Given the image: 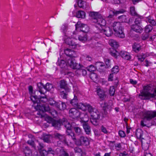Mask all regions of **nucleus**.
Segmentation results:
<instances>
[{
    "instance_id": "1",
    "label": "nucleus",
    "mask_w": 156,
    "mask_h": 156,
    "mask_svg": "<svg viewBox=\"0 0 156 156\" xmlns=\"http://www.w3.org/2000/svg\"><path fill=\"white\" fill-rule=\"evenodd\" d=\"M42 95L38 98L36 95H31L30 97L31 100L34 102L35 109L37 111V114L38 117L43 118L44 117V111H48L50 110L48 105L45 102L48 99L45 94H41Z\"/></svg>"
},
{
    "instance_id": "2",
    "label": "nucleus",
    "mask_w": 156,
    "mask_h": 156,
    "mask_svg": "<svg viewBox=\"0 0 156 156\" xmlns=\"http://www.w3.org/2000/svg\"><path fill=\"white\" fill-rule=\"evenodd\" d=\"M152 85H147L143 87V90L139 94V96H141L142 100H147L154 98L156 94V87L154 86L152 87Z\"/></svg>"
},
{
    "instance_id": "3",
    "label": "nucleus",
    "mask_w": 156,
    "mask_h": 156,
    "mask_svg": "<svg viewBox=\"0 0 156 156\" xmlns=\"http://www.w3.org/2000/svg\"><path fill=\"white\" fill-rule=\"evenodd\" d=\"M90 14L93 17V22L96 23L95 27L97 31L101 30L106 25V22L105 20L103 19L100 15H98L96 12H92Z\"/></svg>"
},
{
    "instance_id": "4",
    "label": "nucleus",
    "mask_w": 156,
    "mask_h": 156,
    "mask_svg": "<svg viewBox=\"0 0 156 156\" xmlns=\"http://www.w3.org/2000/svg\"><path fill=\"white\" fill-rule=\"evenodd\" d=\"M114 31L115 32V35L119 37L123 38L125 37V34L122 31V27L121 24L119 22H114L112 25Z\"/></svg>"
},
{
    "instance_id": "5",
    "label": "nucleus",
    "mask_w": 156,
    "mask_h": 156,
    "mask_svg": "<svg viewBox=\"0 0 156 156\" xmlns=\"http://www.w3.org/2000/svg\"><path fill=\"white\" fill-rule=\"evenodd\" d=\"M156 116V112L152 111H147L144 114V117L140 122L141 126L142 127L146 126V121L150 120L152 118Z\"/></svg>"
},
{
    "instance_id": "6",
    "label": "nucleus",
    "mask_w": 156,
    "mask_h": 156,
    "mask_svg": "<svg viewBox=\"0 0 156 156\" xmlns=\"http://www.w3.org/2000/svg\"><path fill=\"white\" fill-rule=\"evenodd\" d=\"M75 123L74 122L71 123L68 121H65L63 123V125L67 129L66 133L67 134L70 136L73 140H75L76 137L74 133L72 132V129Z\"/></svg>"
},
{
    "instance_id": "7",
    "label": "nucleus",
    "mask_w": 156,
    "mask_h": 156,
    "mask_svg": "<svg viewBox=\"0 0 156 156\" xmlns=\"http://www.w3.org/2000/svg\"><path fill=\"white\" fill-rule=\"evenodd\" d=\"M60 86L61 88L64 89V90L61 92V95L63 98H66L68 92L70 91V88L68 86L66 81L64 80H61L60 81Z\"/></svg>"
},
{
    "instance_id": "8",
    "label": "nucleus",
    "mask_w": 156,
    "mask_h": 156,
    "mask_svg": "<svg viewBox=\"0 0 156 156\" xmlns=\"http://www.w3.org/2000/svg\"><path fill=\"white\" fill-rule=\"evenodd\" d=\"M38 89L41 94H45L47 91H50L53 88V86L51 84L47 83L44 86L42 83H39L37 84Z\"/></svg>"
},
{
    "instance_id": "9",
    "label": "nucleus",
    "mask_w": 156,
    "mask_h": 156,
    "mask_svg": "<svg viewBox=\"0 0 156 156\" xmlns=\"http://www.w3.org/2000/svg\"><path fill=\"white\" fill-rule=\"evenodd\" d=\"M75 142V144L78 146L84 145L87 146L89 145L90 142L89 139L87 137L84 136H81L77 140H73Z\"/></svg>"
},
{
    "instance_id": "10",
    "label": "nucleus",
    "mask_w": 156,
    "mask_h": 156,
    "mask_svg": "<svg viewBox=\"0 0 156 156\" xmlns=\"http://www.w3.org/2000/svg\"><path fill=\"white\" fill-rule=\"evenodd\" d=\"M88 112L90 113L91 118L95 119H99L101 116L100 112L96 108L91 105H88Z\"/></svg>"
},
{
    "instance_id": "11",
    "label": "nucleus",
    "mask_w": 156,
    "mask_h": 156,
    "mask_svg": "<svg viewBox=\"0 0 156 156\" xmlns=\"http://www.w3.org/2000/svg\"><path fill=\"white\" fill-rule=\"evenodd\" d=\"M140 138L141 140L142 147L144 151V152L149 151L148 149L150 143V139L148 138L147 139L142 138L141 135L140 136Z\"/></svg>"
},
{
    "instance_id": "12",
    "label": "nucleus",
    "mask_w": 156,
    "mask_h": 156,
    "mask_svg": "<svg viewBox=\"0 0 156 156\" xmlns=\"http://www.w3.org/2000/svg\"><path fill=\"white\" fill-rule=\"evenodd\" d=\"M76 29V30H80L86 34L89 31V27L88 26L85 24L82 23L81 24L80 22H78L75 25Z\"/></svg>"
},
{
    "instance_id": "13",
    "label": "nucleus",
    "mask_w": 156,
    "mask_h": 156,
    "mask_svg": "<svg viewBox=\"0 0 156 156\" xmlns=\"http://www.w3.org/2000/svg\"><path fill=\"white\" fill-rule=\"evenodd\" d=\"M66 62L67 65L73 69H76L81 68L80 64L76 63L74 58H70L66 60Z\"/></svg>"
},
{
    "instance_id": "14",
    "label": "nucleus",
    "mask_w": 156,
    "mask_h": 156,
    "mask_svg": "<svg viewBox=\"0 0 156 156\" xmlns=\"http://www.w3.org/2000/svg\"><path fill=\"white\" fill-rule=\"evenodd\" d=\"M80 112L75 108L70 109L69 111V115L70 117L76 119L79 117Z\"/></svg>"
},
{
    "instance_id": "15",
    "label": "nucleus",
    "mask_w": 156,
    "mask_h": 156,
    "mask_svg": "<svg viewBox=\"0 0 156 156\" xmlns=\"http://www.w3.org/2000/svg\"><path fill=\"white\" fill-rule=\"evenodd\" d=\"M65 41L66 43L69 46H71L73 48L78 49L80 47L79 44L76 43L75 42V40L74 39L68 38L66 39Z\"/></svg>"
},
{
    "instance_id": "16",
    "label": "nucleus",
    "mask_w": 156,
    "mask_h": 156,
    "mask_svg": "<svg viewBox=\"0 0 156 156\" xmlns=\"http://www.w3.org/2000/svg\"><path fill=\"white\" fill-rule=\"evenodd\" d=\"M64 53L67 56L66 60H68L70 58H74L77 56L76 53L73 50L69 48H66L64 50Z\"/></svg>"
},
{
    "instance_id": "17",
    "label": "nucleus",
    "mask_w": 156,
    "mask_h": 156,
    "mask_svg": "<svg viewBox=\"0 0 156 156\" xmlns=\"http://www.w3.org/2000/svg\"><path fill=\"white\" fill-rule=\"evenodd\" d=\"M126 11L123 9H122L119 10H116L113 9H110L109 11V15L107 17V18H112L114 15L117 16L119 14L123 13Z\"/></svg>"
},
{
    "instance_id": "18",
    "label": "nucleus",
    "mask_w": 156,
    "mask_h": 156,
    "mask_svg": "<svg viewBox=\"0 0 156 156\" xmlns=\"http://www.w3.org/2000/svg\"><path fill=\"white\" fill-rule=\"evenodd\" d=\"M97 33H103L107 36L109 37L112 36L113 34V31L111 28L109 27H105V28L104 27L102 28L100 30L97 31Z\"/></svg>"
},
{
    "instance_id": "19",
    "label": "nucleus",
    "mask_w": 156,
    "mask_h": 156,
    "mask_svg": "<svg viewBox=\"0 0 156 156\" xmlns=\"http://www.w3.org/2000/svg\"><path fill=\"white\" fill-rule=\"evenodd\" d=\"M50 104L54 105L60 110H63L66 108V106L65 103L61 101L56 102L55 101H53L52 103L50 102Z\"/></svg>"
},
{
    "instance_id": "20",
    "label": "nucleus",
    "mask_w": 156,
    "mask_h": 156,
    "mask_svg": "<svg viewBox=\"0 0 156 156\" xmlns=\"http://www.w3.org/2000/svg\"><path fill=\"white\" fill-rule=\"evenodd\" d=\"M97 93L99 98L101 100L105 99L106 97V92L103 89L99 88L97 90Z\"/></svg>"
},
{
    "instance_id": "21",
    "label": "nucleus",
    "mask_w": 156,
    "mask_h": 156,
    "mask_svg": "<svg viewBox=\"0 0 156 156\" xmlns=\"http://www.w3.org/2000/svg\"><path fill=\"white\" fill-rule=\"evenodd\" d=\"M51 154L54 155L55 154V151L51 147H48L47 151L43 150L41 152V156H46L48 154Z\"/></svg>"
},
{
    "instance_id": "22",
    "label": "nucleus",
    "mask_w": 156,
    "mask_h": 156,
    "mask_svg": "<svg viewBox=\"0 0 156 156\" xmlns=\"http://www.w3.org/2000/svg\"><path fill=\"white\" fill-rule=\"evenodd\" d=\"M88 105H90L87 103L83 104L82 103H78L76 107L83 111H85L87 109L88 110Z\"/></svg>"
},
{
    "instance_id": "23",
    "label": "nucleus",
    "mask_w": 156,
    "mask_h": 156,
    "mask_svg": "<svg viewBox=\"0 0 156 156\" xmlns=\"http://www.w3.org/2000/svg\"><path fill=\"white\" fill-rule=\"evenodd\" d=\"M55 136L56 138L59 139L61 141L66 144L68 145V142H67L65 136L64 135H62L58 133H56L55 134Z\"/></svg>"
},
{
    "instance_id": "24",
    "label": "nucleus",
    "mask_w": 156,
    "mask_h": 156,
    "mask_svg": "<svg viewBox=\"0 0 156 156\" xmlns=\"http://www.w3.org/2000/svg\"><path fill=\"white\" fill-rule=\"evenodd\" d=\"M83 127L86 134L90 135L91 133L90 127L89 125L86 122L83 123Z\"/></svg>"
},
{
    "instance_id": "25",
    "label": "nucleus",
    "mask_w": 156,
    "mask_h": 156,
    "mask_svg": "<svg viewBox=\"0 0 156 156\" xmlns=\"http://www.w3.org/2000/svg\"><path fill=\"white\" fill-rule=\"evenodd\" d=\"M131 29L136 32L140 33L142 31V27L138 25H132L131 26Z\"/></svg>"
},
{
    "instance_id": "26",
    "label": "nucleus",
    "mask_w": 156,
    "mask_h": 156,
    "mask_svg": "<svg viewBox=\"0 0 156 156\" xmlns=\"http://www.w3.org/2000/svg\"><path fill=\"white\" fill-rule=\"evenodd\" d=\"M119 54L122 58L126 60H129L131 58L129 54L126 51H121Z\"/></svg>"
},
{
    "instance_id": "27",
    "label": "nucleus",
    "mask_w": 156,
    "mask_h": 156,
    "mask_svg": "<svg viewBox=\"0 0 156 156\" xmlns=\"http://www.w3.org/2000/svg\"><path fill=\"white\" fill-rule=\"evenodd\" d=\"M79 118L81 119V120L83 122H84V123L86 122L89 120L88 116L87 114L86 113L80 112V115Z\"/></svg>"
},
{
    "instance_id": "28",
    "label": "nucleus",
    "mask_w": 156,
    "mask_h": 156,
    "mask_svg": "<svg viewBox=\"0 0 156 156\" xmlns=\"http://www.w3.org/2000/svg\"><path fill=\"white\" fill-rule=\"evenodd\" d=\"M73 129L76 134L78 135H80L82 133V129L78 126L76 125L75 123V124Z\"/></svg>"
},
{
    "instance_id": "29",
    "label": "nucleus",
    "mask_w": 156,
    "mask_h": 156,
    "mask_svg": "<svg viewBox=\"0 0 156 156\" xmlns=\"http://www.w3.org/2000/svg\"><path fill=\"white\" fill-rule=\"evenodd\" d=\"M119 20L122 22L128 23L129 21V17L125 15H123L119 16L118 18Z\"/></svg>"
},
{
    "instance_id": "30",
    "label": "nucleus",
    "mask_w": 156,
    "mask_h": 156,
    "mask_svg": "<svg viewBox=\"0 0 156 156\" xmlns=\"http://www.w3.org/2000/svg\"><path fill=\"white\" fill-rule=\"evenodd\" d=\"M133 50L136 52H138L141 49L140 45L137 43H135L132 46Z\"/></svg>"
},
{
    "instance_id": "31",
    "label": "nucleus",
    "mask_w": 156,
    "mask_h": 156,
    "mask_svg": "<svg viewBox=\"0 0 156 156\" xmlns=\"http://www.w3.org/2000/svg\"><path fill=\"white\" fill-rule=\"evenodd\" d=\"M109 44L112 47L117 48L118 46V43L115 40L110 39L109 41Z\"/></svg>"
},
{
    "instance_id": "32",
    "label": "nucleus",
    "mask_w": 156,
    "mask_h": 156,
    "mask_svg": "<svg viewBox=\"0 0 156 156\" xmlns=\"http://www.w3.org/2000/svg\"><path fill=\"white\" fill-rule=\"evenodd\" d=\"M85 16V13L83 11H79L76 14V17L78 18H84Z\"/></svg>"
},
{
    "instance_id": "33",
    "label": "nucleus",
    "mask_w": 156,
    "mask_h": 156,
    "mask_svg": "<svg viewBox=\"0 0 156 156\" xmlns=\"http://www.w3.org/2000/svg\"><path fill=\"white\" fill-rule=\"evenodd\" d=\"M57 64L61 68H64L67 64L64 60H61L60 61H58Z\"/></svg>"
},
{
    "instance_id": "34",
    "label": "nucleus",
    "mask_w": 156,
    "mask_h": 156,
    "mask_svg": "<svg viewBox=\"0 0 156 156\" xmlns=\"http://www.w3.org/2000/svg\"><path fill=\"white\" fill-rule=\"evenodd\" d=\"M70 103L73 106L76 107L78 104L77 97L74 96V98L70 101Z\"/></svg>"
},
{
    "instance_id": "35",
    "label": "nucleus",
    "mask_w": 156,
    "mask_h": 156,
    "mask_svg": "<svg viewBox=\"0 0 156 156\" xmlns=\"http://www.w3.org/2000/svg\"><path fill=\"white\" fill-rule=\"evenodd\" d=\"M146 21L150 23L153 26H155L156 24V23L151 16H148L146 18Z\"/></svg>"
},
{
    "instance_id": "36",
    "label": "nucleus",
    "mask_w": 156,
    "mask_h": 156,
    "mask_svg": "<svg viewBox=\"0 0 156 156\" xmlns=\"http://www.w3.org/2000/svg\"><path fill=\"white\" fill-rule=\"evenodd\" d=\"M79 40L83 42H85L87 40V36L86 34H85L84 36L80 35L78 37Z\"/></svg>"
},
{
    "instance_id": "37",
    "label": "nucleus",
    "mask_w": 156,
    "mask_h": 156,
    "mask_svg": "<svg viewBox=\"0 0 156 156\" xmlns=\"http://www.w3.org/2000/svg\"><path fill=\"white\" fill-rule=\"evenodd\" d=\"M90 78L94 81H95L97 80L98 78V76L96 73H92L90 75Z\"/></svg>"
},
{
    "instance_id": "38",
    "label": "nucleus",
    "mask_w": 156,
    "mask_h": 156,
    "mask_svg": "<svg viewBox=\"0 0 156 156\" xmlns=\"http://www.w3.org/2000/svg\"><path fill=\"white\" fill-rule=\"evenodd\" d=\"M95 67L97 69H103V67H104V63H101L100 62H97L95 64Z\"/></svg>"
},
{
    "instance_id": "39",
    "label": "nucleus",
    "mask_w": 156,
    "mask_h": 156,
    "mask_svg": "<svg viewBox=\"0 0 156 156\" xmlns=\"http://www.w3.org/2000/svg\"><path fill=\"white\" fill-rule=\"evenodd\" d=\"M130 12L131 14L133 16H137V14L136 13L135 10V8L133 6H131L130 8Z\"/></svg>"
},
{
    "instance_id": "40",
    "label": "nucleus",
    "mask_w": 156,
    "mask_h": 156,
    "mask_svg": "<svg viewBox=\"0 0 156 156\" xmlns=\"http://www.w3.org/2000/svg\"><path fill=\"white\" fill-rule=\"evenodd\" d=\"M51 125L52 126L57 128H59L61 126L60 123L58 121H56L55 120H54Z\"/></svg>"
},
{
    "instance_id": "41",
    "label": "nucleus",
    "mask_w": 156,
    "mask_h": 156,
    "mask_svg": "<svg viewBox=\"0 0 156 156\" xmlns=\"http://www.w3.org/2000/svg\"><path fill=\"white\" fill-rule=\"evenodd\" d=\"M136 16V18H135L134 22L135 24L138 25L141 22L142 16H140L138 15H137V16Z\"/></svg>"
},
{
    "instance_id": "42",
    "label": "nucleus",
    "mask_w": 156,
    "mask_h": 156,
    "mask_svg": "<svg viewBox=\"0 0 156 156\" xmlns=\"http://www.w3.org/2000/svg\"><path fill=\"white\" fill-rule=\"evenodd\" d=\"M153 27L152 26L150 25H147L146 26L145 28L144 31L145 32L147 33L150 32L152 30Z\"/></svg>"
},
{
    "instance_id": "43",
    "label": "nucleus",
    "mask_w": 156,
    "mask_h": 156,
    "mask_svg": "<svg viewBox=\"0 0 156 156\" xmlns=\"http://www.w3.org/2000/svg\"><path fill=\"white\" fill-rule=\"evenodd\" d=\"M116 51L115 49H114L113 48H112L110 49V53L112 56L114 57L115 58H116L117 57V55L116 54Z\"/></svg>"
},
{
    "instance_id": "44",
    "label": "nucleus",
    "mask_w": 156,
    "mask_h": 156,
    "mask_svg": "<svg viewBox=\"0 0 156 156\" xmlns=\"http://www.w3.org/2000/svg\"><path fill=\"white\" fill-rule=\"evenodd\" d=\"M99 119H95L91 118L90 119V121L91 123L94 126H97L98 125V120Z\"/></svg>"
},
{
    "instance_id": "45",
    "label": "nucleus",
    "mask_w": 156,
    "mask_h": 156,
    "mask_svg": "<svg viewBox=\"0 0 156 156\" xmlns=\"http://www.w3.org/2000/svg\"><path fill=\"white\" fill-rule=\"evenodd\" d=\"M119 71V67L118 66H115L112 69V72L113 73L116 74Z\"/></svg>"
},
{
    "instance_id": "46",
    "label": "nucleus",
    "mask_w": 156,
    "mask_h": 156,
    "mask_svg": "<svg viewBox=\"0 0 156 156\" xmlns=\"http://www.w3.org/2000/svg\"><path fill=\"white\" fill-rule=\"evenodd\" d=\"M115 89L114 86L110 87L109 89V94L111 96H113L114 95L115 93Z\"/></svg>"
},
{
    "instance_id": "47",
    "label": "nucleus",
    "mask_w": 156,
    "mask_h": 156,
    "mask_svg": "<svg viewBox=\"0 0 156 156\" xmlns=\"http://www.w3.org/2000/svg\"><path fill=\"white\" fill-rule=\"evenodd\" d=\"M27 143L34 149H36V145L34 142L32 140H29L27 141Z\"/></svg>"
},
{
    "instance_id": "48",
    "label": "nucleus",
    "mask_w": 156,
    "mask_h": 156,
    "mask_svg": "<svg viewBox=\"0 0 156 156\" xmlns=\"http://www.w3.org/2000/svg\"><path fill=\"white\" fill-rule=\"evenodd\" d=\"M45 120L47 121L48 122L51 123V124L54 120L52 118L48 116H46L45 118Z\"/></svg>"
},
{
    "instance_id": "49",
    "label": "nucleus",
    "mask_w": 156,
    "mask_h": 156,
    "mask_svg": "<svg viewBox=\"0 0 156 156\" xmlns=\"http://www.w3.org/2000/svg\"><path fill=\"white\" fill-rule=\"evenodd\" d=\"M137 58L139 61L140 62H142L145 58V56L144 55H138L137 56Z\"/></svg>"
},
{
    "instance_id": "50",
    "label": "nucleus",
    "mask_w": 156,
    "mask_h": 156,
    "mask_svg": "<svg viewBox=\"0 0 156 156\" xmlns=\"http://www.w3.org/2000/svg\"><path fill=\"white\" fill-rule=\"evenodd\" d=\"M149 35V34L148 33L145 32L142 34L141 37V39L143 40H145L148 38Z\"/></svg>"
},
{
    "instance_id": "51",
    "label": "nucleus",
    "mask_w": 156,
    "mask_h": 156,
    "mask_svg": "<svg viewBox=\"0 0 156 156\" xmlns=\"http://www.w3.org/2000/svg\"><path fill=\"white\" fill-rule=\"evenodd\" d=\"M44 112H48L49 113L54 117L57 114V112L54 110H51L50 108V110L48 111H44Z\"/></svg>"
},
{
    "instance_id": "52",
    "label": "nucleus",
    "mask_w": 156,
    "mask_h": 156,
    "mask_svg": "<svg viewBox=\"0 0 156 156\" xmlns=\"http://www.w3.org/2000/svg\"><path fill=\"white\" fill-rule=\"evenodd\" d=\"M96 67H94V66L90 65L87 67V70L90 72L94 71L96 70Z\"/></svg>"
},
{
    "instance_id": "53",
    "label": "nucleus",
    "mask_w": 156,
    "mask_h": 156,
    "mask_svg": "<svg viewBox=\"0 0 156 156\" xmlns=\"http://www.w3.org/2000/svg\"><path fill=\"white\" fill-rule=\"evenodd\" d=\"M85 2L82 1H79L78 2V5L80 8H84V4H85Z\"/></svg>"
},
{
    "instance_id": "54",
    "label": "nucleus",
    "mask_w": 156,
    "mask_h": 156,
    "mask_svg": "<svg viewBox=\"0 0 156 156\" xmlns=\"http://www.w3.org/2000/svg\"><path fill=\"white\" fill-rule=\"evenodd\" d=\"M104 61L107 67L109 68L110 67V61L109 59L105 58L104 59Z\"/></svg>"
},
{
    "instance_id": "55",
    "label": "nucleus",
    "mask_w": 156,
    "mask_h": 156,
    "mask_svg": "<svg viewBox=\"0 0 156 156\" xmlns=\"http://www.w3.org/2000/svg\"><path fill=\"white\" fill-rule=\"evenodd\" d=\"M122 146L120 143H117L115 144V149L117 151H119L121 149Z\"/></svg>"
},
{
    "instance_id": "56",
    "label": "nucleus",
    "mask_w": 156,
    "mask_h": 156,
    "mask_svg": "<svg viewBox=\"0 0 156 156\" xmlns=\"http://www.w3.org/2000/svg\"><path fill=\"white\" fill-rule=\"evenodd\" d=\"M101 131L105 134H107L108 133L106 128L103 125L101 127Z\"/></svg>"
},
{
    "instance_id": "57",
    "label": "nucleus",
    "mask_w": 156,
    "mask_h": 156,
    "mask_svg": "<svg viewBox=\"0 0 156 156\" xmlns=\"http://www.w3.org/2000/svg\"><path fill=\"white\" fill-rule=\"evenodd\" d=\"M61 155L63 156H69V154L63 150H59Z\"/></svg>"
},
{
    "instance_id": "58",
    "label": "nucleus",
    "mask_w": 156,
    "mask_h": 156,
    "mask_svg": "<svg viewBox=\"0 0 156 156\" xmlns=\"http://www.w3.org/2000/svg\"><path fill=\"white\" fill-rule=\"evenodd\" d=\"M44 147V145L42 143H40L39 144V146L37 147L40 153L41 154V152L43 150H42Z\"/></svg>"
},
{
    "instance_id": "59",
    "label": "nucleus",
    "mask_w": 156,
    "mask_h": 156,
    "mask_svg": "<svg viewBox=\"0 0 156 156\" xmlns=\"http://www.w3.org/2000/svg\"><path fill=\"white\" fill-rule=\"evenodd\" d=\"M119 136L122 137H124L126 136V134L122 130H120L119 132Z\"/></svg>"
},
{
    "instance_id": "60",
    "label": "nucleus",
    "mask_w": 156,
    "mask_h": 156,
    "mask_svg": "<svg viewBox=\"0 0 156 156\" xmlns=\"http://www.w3.org/2000/svg\"><path fill=\"white\" fill-rule=\"evenodd\" d=\"M76 73L78 75H81L82 74V66L81 65V68L79 69H76Z\"/></svg>"
},
{
    "instance_id": "61",
    "label": "nucleus",
    "mask_w": 156,
    "mask_h": 156,
    "mask_svg": "<svg viewBox=\"0 0 156 156\" xmlns=\"http://www.w3.org/2000/svg\"><path fill=\"white\" fill-rule=\"evenodd\" d=\"M74 150L76 153H80L82 152V150L81 148L78 147H75L74 148Z\"/></svg>"
},
{
    "instance_id": "62",
    "label": "nucleus",
    "mask_w": 156,
    "mask_h": 156,
    "mask_svg": "<svg viewBox=\"0 0 156 156\" xmlns=\"http://www.w3.org/2000/svg\"><path fill=\"white\" fill-rule=\"evenodd\" d=\"M82 74L83 76H85L87 73V71L86 69H84L83 67L82 66Z\"/></svg>"
},
{
    "instance_id": "63",
    "label": "nucleus",
    "mask_w": 156,
    "mask_h": 156,
    "mask_svg": "<svg viewBox=\"0 0 156 156\" xmlns=\"http://www.w3.org/2000/svg\"><path fill=\"white\" fill-rule=\"evenodd\" d=\"M144 156H153L152 155L149 153V151L144 152Z\"/></svg>"
},
{
    "instance_id": "64",
    "label": "nucleus",
    "mask_w": 156,
    "mask_h": 156,
    "mask_svg": "<svg viewBox=\"0 0 156 156\" xmlns=\"http://www.w3.org/2000/svg\"><path fill=\"white\" fill-rule=\"evenodd\" d=\"M127 155H128V154L126 151H124L122 153H120L119 154V156H126Z\"/></svg>"
}]
</instances>
